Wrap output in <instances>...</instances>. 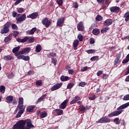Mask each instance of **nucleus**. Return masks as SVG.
Instances as JSON below:
<instances>
[{"label":"nucleus","mask_w":129,"mask_h":129,"mask_svg":"<svg viewBox=\"0 0 129 129\" xmlns=\"http://www.w3.org/2000/svg\"><path fill=\"white\" fill-rule=\"evenodd\" d=\"M127 106H129V102L121 105L117 108L116 111H113V112H111V113L109 114L108 115V117H113V116H117L118 115H119V114L122 113V112L123 111V110L121 109L126 108Z\"/></svg>","instance_id":"f257e3e1"},{"label":"nucleus","mask_w":129,"mask_h":129,"mask_svg":"<svg viewBox=\"0 0 129 129\" xmlns=\"http://www.w3.org/2000/svg\"><path fill=\"white\" fill-rule=\"evenodd\" d=\"M25 123L24 121H18L15 124L12 128L13 129H30V127H25Z\"/></svg>","instance_id":"f03ea898"},{"label":"nucleus","mask_w":129,"mask_h":129,"mask_svg":"<svg viewBox=\"0 0 129 129\" xmlns=\"http://www.w3.org/2000/svg\"><path fill=\"white\" fill-rule=\"evenodd\" d=\"M17 17H16V23L17 24H21L23 23L24 21L27 19V16H26V14H23L22 15L18 14Z\"/></svg>","instance_id":"7ed1b4c3"},{"label":"nucleus","mask_w":129,"mask_h":129,"mask_svg":"<svg viewBox=\"0 0 129 129\" xmlns=\"http://www.w3.org/2000/svg\"><path fill=\"white\" fill-rule=\"evenodd\" d=\"M97 123H107L110 122V119L106 116L102 117L100 119L96 121Z\"/></svg>","instance_id":"20e7f679"},{"label":"nucleus","mask_w":129,"mask_h":129,"mask_svg":"<svg viewBox=\"0 0 129 129\" xmlns=\"http://www.w3.org/2000/svg\"><path fill=\"white\" fill-rule=\"evenodd\" d=\"M41 23L45 28H49L51 25V20H49L47 18H43L42 20Z\"/></svg>","instance_id":"39448f33"},{"label":"nucleus","mask_w":129,"mask_h":129,"mask_svg":"<svg viewBox=\"0 0 129 129\" xmlns=\"http://www.w3.org/2000/svg\"><path fill=\"white\" fill-rule=\"evenodd\" d=\"M121 56V52H119L118 54L116 55V58L114 59V65L115 66V65H117V63H120V57Z\"/></svg>","instance_id":"423d86ee"},{"label":"nucleus","mask_w":129,"mask_h":129,"mask_svg":"<svg viewBox=\"0 0 129 129\" xmlns=\"http://www.w3.org/2000/svg\"><path fill=\"white\" fill-rule=\"evenodd\" d=\"M20 121H24L25 125L26 124V125L28 127H30L32 128V127H34V125L32 124V121L30 119H27L26 120H20Z\"/></svg>","instance_id":"0eeeda50"},{"label":"nucleus","mask_w":129,"mask_h":129,"mask_svg":"<svg viewBox=\"0 0 129 129\" xmlns=\"http://www.w3.org/2000/svg\"><path fill=\"white\" fill-rule=\"evenodd\" d=\"M62 85H63V83L62 82L60 83H57L52 87L51 91H55V90H57V89H59V88H60Z\"/></svg>","instance_id":"6e6552de"},{"label":"nucleus","mask_w":129,"mask_h":129,"mask_svg":"<svg viewBox=\"0 0 129 129\" xmlns=\"http://www.w3.org/2000/svg\"><path fill=\"white\" fill-rule=\"evenodd\" d=\"M69 102V99H68L64 100V101L60 104L59 108L60 109H65V108H66V106H67V104Z\"/></svg>","instance_id":"1a4fd4ad"},{"label":"nucleus","mask_w":129,"mask_h":129,"mask_svg":"<svg viewBox=\"0 0 129 129\" xmlns=\"http://www.w3.org/2000/svg\"><path fill=\"white\" fill-rule=\"evenodd\" d=\"M109 10L111 13H119V11H120V9L119 7H118L117 6H114L110 7L109 8Z\"/></svg>","instance_id":"9d476101"},{"label":"nucleus","mask_w":129,"mask_h":129,"mask_svg":"<svg viewBox=\"0 0 129 129\" xmlns=\"http://www.w3.org/2000/svg\"><path fill=\"white\" fill-rule=\"evenodd\" d=\"M64 21H65L64 17H61L58 19L56 23V26L58 27H63V23H64Z\"/></svg>","instance_id":"9b49d317"},{"label":"nucleus","mask_w":129,"mask_h":129,"mask_svg":"<svg viewBox=\"0 0 129 129\" xmlns=\"http://www.w3.org/2000/svg\"><path fill=\"white\" fill-rule=\"evenodd\" d=\"M30 51H31V48L25 47L22 51L18 52V55H21V54L23 55L26 53H29Z\"/></svg>","instance_id":"f8f14e48"},{"label":"nucleus","mask_w":129,"mask_h":129,"mask_svg":"<svg viewBox=\"0 0 129 129\" xmlns=\"http://www.w3.org/2000/svg\"><path fill=\"white\" fill-rule=\"evenodd\" d=\"M52 113H53L54 115H62L63 111L60 109H55L53 111Z\"/></svg>","instance_id":"ddd939ff"},{"label":"nucleus","mask_w":129,"mask_h":129,"mask_svg":"<svg viewBox=\"0 0 129 129\" xmlns=\"http://www.w3.org/2000/svg\"><path fill=\"white\" fill-rule=\"evenodd\" d=\"M38 16H39V14H38V13L34 12L31 14H30L29 15H28L27 18L32 19V20H34L35 19H37V18H38Z\"/></svg>","instance_id":"4468645a"},{"label":"nucleus","mask_w":129,"mask_h":129,"mask_svg":"<svg viewBox=\"0 0 129 129\" xmlns=\"http://www.w3.org/2000/svg\"><path fill=\"white\" fill-rule=\"evenodd\" d=\"M113 21L112 19H108L105 20L103 23V26H106V27H108L110 26L112 24Z\"/></svg>","instance_id":"2eb2a0df"},{"label":"nucleus","mask_w":129,"mask_h":129,"mask_svg":"<svg viewBox=\"0 0 129 129\" xmlns=\"http://www.w3.org/2000/svg\"><path fill=\"white\" fill-rule=\"evenodd\" d=\"M77 29L78 31H80L81 32L84 30V25H83V22L82 21L79 22L77 25Z\"/></svg>","instance_id":"dca6fc26"},{"label":"nucleus","mask_w":129,"mask_h":129,"mask_svg":"<svg viewBox=\"0 0 129 129\" xmlns=\"http://www.w3.org/2000/svg\"><path fill=\"white\" fill-rule=\"evenodd\" d=\"M25 109L26 106L24 105H18L17 107L16 108V111H18V110H19L20 112L24 113Z\"/></svg>","instance_id":"f3484780"},{"label":"nucleus","mask_w":129,"mask_h":129,"mask_svg":"<svg viewBox=\"0 0 129 129\" xmlns=\"http://www.w3.org/2000/svg\"><path fill=\"white\" fill-rule=\"evenodd\" d=\"M10 32V28H8L7 27H6V26H4L0 31L1 34H8Z\"/></svg>","instance_id":"a211bd4d"},{"label":"nucleus","mask_w":129,"mask_h":129,"mask_svg":"<svg viewBox=\"0 0 129 129\" xmlns=\"http://www.w3.org/2000/svg\"><path fill=\"white\" fill-rule=\"evenodd\" d=\"M79 45V41L78 39L75 40L73 42L74 50H77V47Z\"/></svg>","instance_id":"6ab92c4d"},{"label":"nucleus","mask_w":129,"mask_h":129,"mask_svg":"<svg viewBox=\"0 0 129 129\" xmlns=\"http://www.w3.org/2000/svg\"><path fill=\"white\" fill-rule=\"evenodd\" d=\"M13 100H14V97L13 96L10 95L6 97V102L7 103H12Z\"/></svg>","instance_id":"aec40b11"},{"label":"nucleus","mask_w":129,"mask_h":129,"mask_svg":"<svg viewBox=\"0 0 129 129\" xmlns=\"http://www.w3.org/2000/svg\"><path fill=\"white\" fill-rule=\"evenodd\" d=\"M60 79L61 81H62V82H64L65 81L70 80V77H69L68 76H65L64 75H62L60 77Z\"/></svg>","instance_id":"412c9836"},{"label":"nucleus","mask_w":129,"mask_h":129,"mask_svg":"<svg viewBox=\"0 0 129 129\" xmlns=\"http://www.w3.org/2000/svg\"><path fill=\"white\" fill-rule=\"evenodd\" d=\"M36 107L35 105H31L27 107V111L28 112H33L34 111V108Z\"/></svg>","instance_id":"4be33fe9"},{"label":"nucleus","mask_w":129,"mask_h":129,"mask_svg":"<svg viewBox=\"0 0 129 129\" xmlns=\"http://www.w3.org/2000/svg\"><path fill=\"white\" fill-rule=\"evenodd\" d=\"M80 97L78 96H76L75 98L73 99L72 101L70 102V104H74L75 102H77V101H78V100H80Z\"/></svg>","instance_id":"5701e85b"},{"label":"nucleus","mask_w":129,"mask_h":129,"mask_svg":"<svg viewBox=\"0 0 129 129\" xmlns=\"http://www.w3.org/2000/svg\"><path fill=\"white\" fill-rule=\"evenodd\" d=\"M4 60L5 61H11V60H14V56H12L10 55L5 56L4 57Z\"/></svg>","instance_id":"b1692460"},{"label":"nucleus","mask_w":129,"mask_h":129,"mask_svg":"<svg viewBox=\"0 0 129 129\" xmlns=\"http://www.w3.org/2000/svg\"><path fill=\"white\" fill-rule=\"evenodd\" d=\"M99 33H100V31L98 29L95 28L92 30V34H93L95 36L99 35Z\"/></svg>","instance_id":"393cba45"},{"label":"nucleus","mask_w":129,"mask_h":129,"mask_svg":"<svg viewBox=\"0 0 129 129\" xmlns=\"http://www.w3.org/2000/svg\"><path fill=\"white\" fill-rule=\"evenodd\" d=\"M46 96H47V95L46 94L43 95L41 97L38 98L36 103H40V102H41V101H43V100H44V99L46 98Z\"/></svg>","instance_id":"a878e982"},{"label":"nucleus","mask_w":129,"mask_h":129,"mask_svg":"<svg viewBox=\"0 0 129 129\" xmlns=\"http://www.w3.org/2000/svg\"><path fill=\"white\" fill-rule=\"evenodd\" d=\"M42 51V46L40 44H38L36 46L35 52L37 53H40Z\"/></svg>","instance_id":"bb28decb"},{"label":"nucleus","mask_w":129,"mask_h":129,"mask_svg":"<svg viewBox=\"0 0 129 129\" xmlns=\"http://www.w3.org/2000/svg\"><path fill=\"white\" fill-rule=\"evenodd\" d=\"M20 48H21V46H20L14 47L12 50L13 53H14L15 54H17V53H18V52H19V50H20Z\"/></svg>","instance_id":"cd10ccee"},{"label":"nucleus","mask_w":129,"mask_h":129,"mask_svg":"<svg viewBox=\"0 0 129 129\" xmlns=\"http://www.w3.org/2000/svg\"><path fill=\"white\" fill-rule=\"evenodd\" d=\"M47 115H48V113H47V112L44 111L41 112V113H40L39 116L40 118H44V117H46Z\"/></svg>","instance_id":"c85d7f7f"},{"label":"nucleus","mask_w":129,"mask_h":129,"mask_svg":"<svg viewBox=\"0 0 129 129\" xmlns=\"http://www.w3.org/2000/svg\"><path fill=\"white\" fill-rule=\"evenodd\" d=\"M124 18H125V22H128L129 21V12H127L124 14Z\"/></svg>","instance_id":"c756f323"},{"label":"nucleus","mask_w":129,"mask_h":129,"mask_svg":"<svg viewBox=\"0 0 129 129\" xmlns=\"http://www.w3.org/2000/svg\"><path fill=\"white\" fill-rule=\"evenodd\" d=\"M109 27H108V26L102 28L101 30V33L102 34H104V33H106L108 31H109Z\"/></svg>","instance_id":"7c9ffc66"},{"label":"nucleus","mask_w":129,"mask_h":129,"mask_svg":"<svg viewBox=\"0 0 129 129\" xmlns=\"http://www.w3.org/2000/svg\"><path fill=\"white\" fill-rule=\"evenodd\" d=\"M18 105H24V98L23 97L19 98Z\"/></svg>","instance_id":"2f4dec72"},{"label":"nucleus","mask_w":129,"mask_h":129,"mask_svg":"<svg viewBox=\"0 0 129 129\" xmlns=\"http://www.w3.org/2000/svg\"><path fill=\"white\" fill-rule=\"evenodd\" d=\"M99 60V56L97 55L93 56L90 58L91 61H98Z\"/></svg>","instance_id":"473e14b6"},{"label":"nucleus","mask_w":129,"mask_h":129,"mask_svg":"<svg viewBox=\"0 0 129 129\" xmlns=\"http://www.w3.org/2000/svg\"><path fill=\"white\" fill-rule=\"evenodd\" d=\"M96 21H98V22H100V21H102L103 20V17L100 16V15H98L95 19Z\"/></svg>","instance_id":"72a5a7b5"},{"label":"nucleus","mask_w":129,"mask_h":129,"mask_svg":"<svg viewBox=\"0 0 129 129\" xmlns=\"http://www.w3.org/2000/svg\"><path fill=\"white\" fill-rule=\"evenodd\" d=\"M88 54H94L96 52V50L95 49H89L86 51Z\"/></svg>","instance_id":"f704fd0d"},{"label":"nucleus","mask_w":129,"mask_h":129,"mask_svg":"<svg viewBox=\"0 0 129 129\" xmlns=\"http://www.w3.org/2000/svg\"><path fill=\"white\" fill-rule=\"evenodd\" d=\"M6 91V87L5 86L2 85L0 86V92L2 93H5Z\"/></svg>","instance_id":"c9c22d12"},{"label":"nucleus","mask_w":129,"mask_h":129,"mask_svg":"<svg viewBox=\"0 0 129 129\" xmlns=\"http://www.w3.org/2000/svg\"><path fill=\"white\" fill-rule=\"evenodd\" d=\"M79 109L80 111L84 112L85 111V106L83 105H80Z\"/></svg>","instance_id":"e433bc0d"},{"label":"nucleus","mask_w":129,"mask_h":129,"mask_svg":"<svg viewBox=\"0 0 129 129\" xmlns=\"http://www.w3.org/2000/svg\"><path fill=\"white\" fill-rule=\"evenodd\" d=\"M11 26H12V22L11 21L7 22L4 25L5 27L8 29H10V27H11Z\"/></svg>","instance_id":"4c0bfd02"},{"label":"nucleus","mask_w":129,"mask_h":129,"mask_svg":"<svg viewBox=\"0 0 129 129\" xmlns=\"http://www.w3.org/2000/svg\"><path fill=\"white\" fill-rule=\"evenodd\" d=\"M56 56L57 54H56V53L51 52L48 54L47 57L48 58H51V57H56Z\"/></svg>","instance_id":"58836bf2"},{"label":"nucleus","mask_w":129,"mask_h":129,"mask_svg":"<svg viewBox=\"0 0 129 129\" xmlns=\"http://www.w3.org/2000/svg\"><path fill=\"white\" fill-rule=\"evenodd\" d=\"M27 41L29 42V43H34L35 38L33 37H28Z\"/></svg>","instance_id":"ea45409f"},{"label":"nucleus","mask_w":129,"mask_h":129,"mask_svg":"<svg viewBox=\"0 0 129 129\" xmlns=\"http://www.w3.org/2000/svg\"><path fill=\"white\" fill-rule=\"evenodd\" d=\"M75 84L73 83H70L67 85V89H71L74 86Z\"/></svg>","instance_id":"a19ab883"},{"label":"nucleus","mask_w":129,"mask_h":129,"mask_svg":"<svg viewBox=\"0 0 129 129\" xmlns=\"http://www.w3.org/2000/svg\"><path fill=\"white\" fill-rule=\"evenodd\" d=\"M19 52H17V53L15 54V56L17 57V59H22L23 60V58L24 57V55H21V54H18Z\"/></svg>","instance_id":"79ce46f5"},{"label":"nucleus","mask_w":129,"mask_h":129,"mask_svg":"<svg viewBox=\"0 0 129 129\" xmlns=\"http://www.w3.org/2000/svg\"><path fill=\"white\" fill-rule=\"evenodd\" d=\"M78 39L80 41V42H82L83 41V35L81 34H79L78 35Z\"/></svg>","instance_id":"37998d69"},{"label":"nucleus","mask_w":129,"mask_h":129,"mask_svg":"<svg viewBox=\"0 0 129 129\" xmlns=\"http://www.w3.org/2000/svg\"><path fill=\"white\" fill-rule=\"evenodd\" d=\"M51 63L56 66L57 64V59L56 58H51Z\"/></svg>","instance_id":"c03bdc74"},{"label":"nucleus","mask_w":129,"mask_h":129,"mask_svg":"<svg viewBox=\"0 0 129 129\" xmlns=\"http://www.w3.org/2000/svg\"><path fill=\"white\" fill-rule=\"evenodd\" d=\"M22 60H24V61H30V56H29V55H23Z\"/></svg>","instance_id":"a18cd8bd"},{"label":"nucleus","mask_w":129,"mask_h":129,"mask_svg":"<svg viewBox=\"0 0 129 129\" xmlns=\"http://www.w3.org/2000/svg\"><path fill=\"white\" fill-rule=\"evenodd\" d=\"M114 122H115V124H119L120 123V121L119 120V118H115L114 119Z\"/></svg>","instance_id":"49530a36"},{"label":"nucleus","mask_w":129,"mask_h":129,"mask_svg":"<svg viewBox=\"0 0 129 129\" xmlns=\"http://www.w3.org/2000/svg\"><path fill=\"white\" fill-rule=\"evenodd\" d=\"M11 27H12L13 30H18V26H17V24H12Z\"/></svg>","instance_id":"de8ad7c7"},{"label":"nucleus","mask_w":129,"mask_h":129,"mask_svg":"<svg viewBox=\"0 0 129 129\" xmlns=\"http://www.w3.org/2000/svg\"><path fill=\"white\" fill-rule=\"evenodd\" d=\"M37 31V28L34 27L30 30V33L31 35H34L35 34V32Z\"/></svg>","instance_id":"09e8293b"},{"label":"nucleus","mask_w":129,"mask_h":129,"mask_svg":"<svg viewBox=\"0 0 129 129\" xmlns=\"http://www.w3.org/2000/svg\"><path fill=\"white\" fill-rule=\"evenodd\" d=\"M42 84H43V83H42V81L41 80L37 81L36 82V86H41Z\"/></svg>","instance_id":"8fccbe9b"},{"label":"nucleus","mask_w":129,"mask_h":129,"mask_svg":"<svg viewBox=\"0 0 129 129\" xmlns=\"http://www.w3.org/2000/svg\"><path fill=\"white\" fill-rule=\"evenodd\" d=\"M123 100H124L125 101L129 100V94H126L125 96H124L123 98Z\"/></svg>","instance_id":"3c124183"},{"label":"nucleus","mask_w":129,"mask_h":129,"mask_svg":"<svg viewBox=\"0 0 129 129\" xmlns=\"http://www.w3.org/2000/svg\"><path fill=\"white\" fill-rule=\"evenodd\" d=\"M128 61H129V58L126 56L125 59H124L122 61V64H126V63H127Z\"/></svg>","instance_id":"603ef678"},{"label":"nucleus","mask_w":129,"mask_h":129,"mask_svg":"<svg viewBox=\"0 0 129 129\" xmlns=\"http://www.w3.org/2000/svg\"><path fill=\"white\" fill-rule=\"evenodd\" d=\"M86 84H87V83L84 82H82L79 84L78 86H81V87H84V86L86 85Z\"/></svg>","instance_id":"864d4df0"},{"label":"nucleus","mask_w":129,"mask_h":129,"mask_svg":"<svg viewBox=\"0 0 129 129\" xmlns=\"http://www.w3.org/2000/svg\"><path fill=\"white\" fill-rule=\"evenodd\" d=\"M56 3L58 6H61L63 5V0H56Z\"/></svg>","instance_id":"5fc2aeb1"},{"label":"nucleus","mask_w":129,"mask_h":129,"mask_svg":"<svg viewBox=\"0 0 129 129\" xmlns=\"http://www.w3.org/2000/svg\"><path fill=\"white\" fill-rule=\"evenodd\" d=\"M11 40H12V38L10 37H7L6 38H5V40H4V42L5 43H8V42H10V41H11Z\"/></svg>","instance_id":"6e6d98bb"},{"label":"nucleus","mask_w":129,"mask_h":129,"mask_svg":"<svg viewBox=\"0 0 129 129\" xmlns=\"http://www.w3.org/2000/svg\"><path fill=\"white\" fill-rule=\"evenodd\" d=\"M17 12L19 13H24V8H17Z\"/></svg>","instance_id":"4d7b16f0"},{"label":"nucleus","mask_w":129,"mask_h":129,"mask_svg":"<svg viewBox=\"0 0 129 129\" xmlns=\"http://www.w3.org/2000/svg\"><path fill=\"white\" fill-rule=\"evenodd\" d=\"M96 99V95H93L92 97H89V100H94Z\"/></svg>","instance_id":"13d9d810"},{"label":"nucleus","mask_w":129,"mask_h":129,"mask_svg":"<svg viewBox=\"0 0 129 129\" xmlns=\"http://www.w3.org/2000/svg\"><path fill=\"white\" fill-rule=\"evenodd\" d=\"M23 112H20V111H19V112L17 114V115L16 116V118H19V117H21V116H22V114H23Z\"/></svg>","instance_id":"bf43d9fd"},{"label":"nucleus","mask_w":129,"mask_h":129,"mask_svg":"<svg viewBox=\"0 0 129 129\" xmlns=\"http://www.w3.org/2000/svg\"><path fill=\"white\" fill-rule=\"evenodd\" d=\"M29 39L28 36H26L24 38H23L22 40V43H26L28 41V39Z\"/></svg>","instance_id":"052dcab7"},{"label":"nucleus","mask_w":129,"mask_h":129,"mask_svg":"<svg viewBox=\"0 0 129 129\" xmlns=\"http://www.w3.org/2000/svg\"><path fill=\"white\" fill-rule=\"evenodd\" d=\"M24 2V0H16V2L14 3L15 6H18L19 4Z\"/></svg>","instance_id":"680f3d73"},{"label":"nucleus","mask_w":129,"mask_h":129,"mask_svg":"<svg viewBox=\"0 0 129 129\" xmlns=\"http://www.w3.org/2000/svg\"><path fill=\"white\" fill-rule=\"evenodd\" d=\"M18 35H19V31H15L13 32V36L14 38H16Z\"/></svg>","instance_id":"e2e57ef3"},{"label":"nucleus","mask_w":129,"mask_h":129,"mask_svg":"<svg viewBox=\"0 0 129 129\" xmlns=\"http://www.w3.org/2000/svg\"><path fill=\"white\" fill-rule=\"evenodd\" d=\"M73 8H75V9H77L78 8V4L77 2H74L73 4Z\"/></svg>","instance_id":"0e129e2a"},{"label":"nucleus","mask_w":129,"mask_h":129,"mask_svg":"<svg viewBox=\"0 0 129 129\" xmlns=\"http://www.w3.org/2000/svg\"><path fill=\"white\" fill-rule=\"evenodd\" d=\"M107 77H108V75L104 74L103 75L102 79H103V80H106V79H107Z\"/></svg>","instance_id":"69168bd1"},{"label":"nucleus","mask_w":129,"mask_h":129,"mask_svg":"<svg viewBox=\"0 0 129 129\" xmlns=\"http://www.w3.org/2000/svg\"><path fill=\"white\" fill-rule=\"evenodd\" d=\"M18 16V13L15 11L12 12V16L13 18H16Z\"/></svg>","instance_id":"338daca9"},{"label":"nucleus","mask_w":129,"mask_h":129,"mask_svg":"<svg viewBox=\"0 0 129 129\" xmlns=\"http://www.w3.org/2000/svg\"><path fill=\"white\" fill-rule=\"evenodd\" d=\"M94 43H95V41L94 40V38H91L90 39V43L94 44Z\"/></svg>","instance_id":"774afa93"}]
</instances>
